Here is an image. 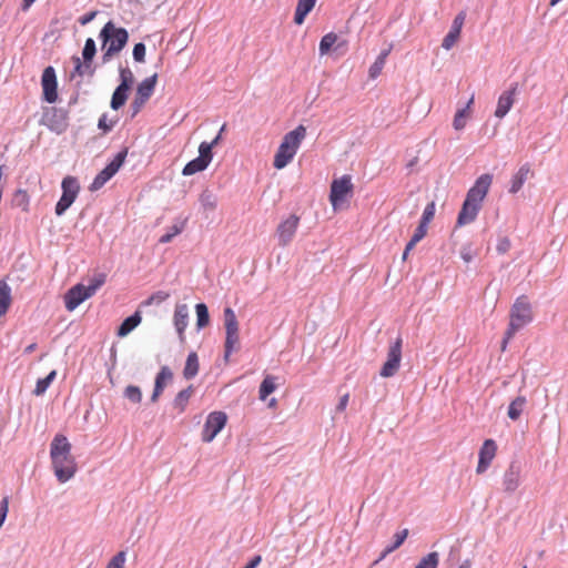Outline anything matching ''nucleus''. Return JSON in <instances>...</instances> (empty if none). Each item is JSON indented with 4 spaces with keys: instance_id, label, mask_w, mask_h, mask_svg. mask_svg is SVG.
<instances>
[{
    "instance_id": "f257e3e1",
    "label": "nucleus",
    "mask_w": 568,
    "mask_h": 568,
    "mask_svg": "<svg viewBox=\"0 0 568 568\" xmlns=\"http://www.w3.org/2000/svg\"><path fill=\"white\" fill-rule=\"evenodd\" d=\"M71 448L70 442L62 434H57L50 444L51 465L58 481L61 484L70 480L78 470Z\"/></svg>"
},
{
    "instance_id": "f03ea898",
    "label": "nucleus",
    "mask_w": 568,
    "mask_h": 568,
    "mask_svg": "<svg viewBox=\"0 0 568 568\" xmlns=\"http://www.w3.org/2000/svg\"><path fill=\"white\" fill-rule=\"evenodd\" d=\"M493 182V175L481 174L468 190L462 210L458 213L457 224L466 225L476 220L484 199L486 197Z\"/></svg>"
},
{
    "instance_id": "7ed1b4c3",
    "label": "nucleus",
    "mask_w": 568,
    "mask_h": 568,
    "mask_svg": "<svg viewBox=\"0 0 568 568\" xmlns=\"http://www.w3.org/2000/svg\"><path fill=\"white\" fill-rule=\"evenodd\" d=\"M99 38L102 41V62L108 63L125 47L129 33L124 28H116L112 21H109L101 29Z\"/></svg>"
},
{
    "instance_id": "20e7f679",
    "label": "nucleus",
    "mask_w": 568,
    "mask_h": 568,
    "mask_svg": "<svg viewBox=\"0 0 568 568\" xmlns=\"http://www.w3.org/2000/svg\"><path fill=\"white\" fill-rule=\"evenodd\" d=\"M532 321L530 303L525 296L518 297L510 310V321L501 341V351H505L515 334Z\"/></svg>"
},
{
    "instance_id": "39448f33",
    "label": "nucleus",
    "mask_w": 568,
    "mask_h": 568,
    "mask_svg": "<svg viewBox=\"0 0 568 568\" xmlns=\"http://www.w3.org/2000/svg\"><path fill=\"white\" fill-rule=\"evenodd\" d=\"M305 135L306 129L302 124L284 135L274 156L275 169H284L293 160Z\"/></svg>"
},
{
    "instance_id": "423d86ee",
    "label": "nucleus",
    "mask_w": 568,
    "mask_h": 568,
    "mask_svg": "<svg viewBox=\"0 0 568 568\" xmlns=\"http://www.w3.org/2000/svg\"><path fill=\"white\" fill-rule=\"evenodd\" d=\"M62 195L55 205V214L61 216L65 211L73 204L79 192L80 184L75 176L68 175L62 180L61 183Z\"/></svg>"
},
{
    "instance_id": "0eeeda50",
    "label": "nucleus",
    "mask_w": 568,
    "mask_h": 568,
    "mask_svg": "<svg viewBox=\"0 0 568 568\" xmlns=\"http://www.w3.org/2000/svg\"><path fill=\"white\" fill-rule=\"evenodd\" d=\"M126 155V149H123L122 151L118 152L113 160L109 164H106V166L101 172H99L97 176L93 179L89 187L90 191L93 192L100 190L110 179H112L120 170V168L123 165Z\"/></svg>"
},
{
    "instance_id": "6e6552de",
    "label": "nucleus",
    "mask_w": 568,
    "mask_h": 568,
    "mask_svg": "<svg viewBox=\"0 0 568 568\" xmlns=\"http://www.w3.org/2000/svg\"><path fill=\"white\" fill-rule=\"evenodd\" d=\"M353 183L349 175H343L336 179L331 184L329 201L334 210H337L343 204L347 196L352 195Z\"/></svg>"
},
{
    "instance_id": "1a4fd4ad",
    "label": "nucleus",
    "mask_w": 568,
    "mask_h": 568,
    "mask_svg": "<svg viewBox=\"0 0 568 568\" xmlns=\"http://www.w3.org/2000/svg\"><path fill=\"white\" fill-rule=\"evenodd\" d=\"M42 124L50 131L62 134L69 126L68 113L62 109L51 108L43 113Z\"/></svg>"
},
{
    "instance_id": "9d476101",
    "label": "nucleus",
    "mask_w": 568,
    "mask_h": 568,
    "mask_svg": "<svg viewBox=\"0 0 568 568\" xmlns=\"http://www.w3.org/2000/svg\"><path fill=\"white\" fill-rule=\"evenodd\" d=\"M227 416L223 412L210 413L202 430V440L204 443H211L224 428Z\"/></svg>"
},
{
    "instance_id": "9b49d317",
    "label": "nucleus",
    "mask_w": 568,
    "mask_h": 568,
    "mask_svg": "<svg viewBox=\"0 0 568 568\" xmlns=\"http://www.w3.org/2000/svg\"><path fill=\"white\" fill-rule=\"evenodd\" d=\"M402 338L397 337L395 342L389 346L387 361L384 363L381 369V376L392 377L397 373L402 361Z\"/></svg>"
},
{
    "instance_id": "f8f14e48",
    "label": "nucleus",
    "mask_w": 568,
    "mask_h": 568,
    "mask_svg": "<svg viewBox=\"0 0 568 568\" xmlns=\"http://www.w3.org/2000/svg\"><path fill=\"white\" fill-rule=\"evenodd\" d=\"M298 224L300 217L295 214H291L286 220L278 224L276 229V236L280 246L284 247L292 242L297 231Z\"/></svg>"
},
{
    "instance_id": "ddd939ff",
    "label": "nucleus",
    "mask_w": 568,
    "mask_h": 568,
    "mask_svg": "<svg viewBox=\"0 0 568 568\" xmlns=\"http://www.w3.org/2000/svg\"><path fill=\"white\" fill-rule=\"evenodd\" d=\"M41 85L43 91V99L48 103H54L58 99V82L53 67L49 65L43 70Z\"/></svg>"
},
{
    "instance_id": "4468645a",
    "label": "nucleus",
    "mask_w": 568,
    "mask_h": 568,
    "mask_svg": "<svg viewBox=\"0 0 568 568\" xmlns=\"http://www.w3.org/2000/svg\"><path fill=\"white\" fill-rule=\"evenodd\" d=\"M521 483V466L514 460L505 470L501 479L503 490L506 494H513L517 490Z\"/></svg>"
},
{
    "instance_id": "2eb2a0df",
    "label": "nucleus",
    "mask_w": 568,
    "mask_h": 568,
    "mask_svg": "<svg viewBox=\"0 0 568 568\" xmlns=\"http://www.w3.org/2000/svg\"><path fill=\"white\" fill-rule=\"evenodd\" d=\"M497 445L493 439H486L480 449H479V458L478 465L476 467V473L478 475L484 474L488 467L490 466L493 459L496 456Z\"/></svg>"
},
{
    "instance_id": "dca6fc26",
    "label": "nucleus",
    "mask_w": 568,
    "mask_h": 568,
    "mask_svg": "<svg viewBox=\"0 0 568 568\" xmlns=\"http://www.w3.org/2000/svg\"><path fill=\"white\" fill-rule=\"evenodd\" d=\"M517 91H518V83H513L508 90L504 91L499 95L498 102H497V108L495 110L496 118L503 119L509 112V110L511 109V106L515 102V97L517 94Z\"/></svg>"
},
{
    "instance_id": "f3484780",
    "label": "nucleus",
    "mask_w": 568,
    "mask_h": 568,
    "mask_svg": "<svg viewBox=\"0 0 568 568\" xmlns=\"http://www.w3.org/2000/svg\"><path fill=\"white\" fill-rule=\"evenodd\" d=\"M465 19H466V12L460 11L453 20L450 30L445 36V38L443 39V42H442V47L445 50H450L455 45L457 40L459 39Z\"/></svg>"
},
{
    "instance_id": "a211bd4d",
    "label": "nucleus",
    "mask_w": 568,
    "mask_h": 568,
    "mask_svg": "<svg viewBox=\"0 0 568 568\" xmlns=\"http://www.w3.org/2000/svg\"><path fill=\"white\" fill-rule=\"evenodd\" d=\"M173 379V373L169 366H162L160 372L155 376L154 388L151 395V402H158L159 397L163 393L168 383Z\"/></svg>"
},
{
    "instance_id": "6ab92c4d",
    "label": "nucleus",
    "mask_w": 568,
    "mask_h": 568,
    "mask_svg": "<svg viewBox=\"0 0 568 568\" xmlns=\"http://www.w3.org/2000/svg\"><path fill=\"white\" fill-rule=\"evenodd\" d=\"M173 323L180 339L183 341L184 332L189 325V307L186 304L175 305Z\"/></svg>"
},
{
    "instance_id": "aec40b11",
    "label": "nucleus",
    "mask_w": 568,
    "mask_h": 568,
    "mask_svg": "<svg viewBox=\"0 0 568 568\" xmlns=\"http://www.w3.org/2000/svg\"><path fill=\"white\" fill-rule=\"evenodd\" d=\"M81 291L82 284H77L65 293L64 304L69 312L74 311L82 302L85 301V294Z\"/></svg>"
},
{
    "instance_id": "412c9836",
    "label": "nucleus",
    "mask_w": 568,
    "mask_h": 568,
    "mask_svg": "<svg viewBox=\"0 0 568 568\" xmlns=\"http://www.w3.org/2000/svg\"><path fill=\"white\" fill-rule=\"evenodd\" d=\"M158 80V74H153L149 78H145L141 83H139L135 92V97L143 99L148 102L151 95L154 92L155 84Z\"/></svg>"
},
{
    "instance_id": "4be33fe9",
    "label": "nucleus",
    "mask_w": 568,
    "mask_h": 568,
    "mask_svg": "<svg viewBox=\"0 0 568 568\" xmlns=\"http://www.w3.org/2000/svg\"><path fill=\"white\" fill-rule=\"evenodd\" d=\"M530 172V165L525 163L519 168V170L513 175L510 181L509 192L511 194H516L525 184L528 179V174Z\"/></svg>"
},
{
    "instance_id": "5701e85b",
    "label": "nucleus",
    "mask_w": 568,
    "mask_h": 568,
    "mask_svg": "<svg viewBox=\"0 0 568 568\" xmlns=\"http://www.w3.org/2000/svg\"><path fill=\"white\" fill-rule=\"evenodd\" d=\"M141 313L136 311L131 316L126 317L121 325L118 327L116 335L119 337H124L129 335L140 323H141Z\"/></svg>"
},
{
    "instance_id": "b1692460",
    "label": "nucleus",
    "mask_w": 568,
    "mask_h": 568,
    "mask_svg": "<svg viewBox=\"0 0 568 568\" xmlns=\"http://www.w3.org/2000/svg\"><path fill=\"white\" fill-rule=\"evenodd\" d=\"M316 0H298L294 14V22L296 24H302L306 18V16L313 10L315 7Z\"/></svg>"
},
{
    "instance_id": "393cba45",
    "label": "nucleus",
    "mask_w": 568,
    "mask_h": 568,
    "mask_svg": "<svg viewBox=\"0 0 568 568\" xmlns=\"http://www.w3.org/2000/svg\"><path fill=\"white\" fill-rule=\"evenodd\" d=\"M129 91V87H126L125 84H119L112 94L110 106L113 110H119L120 108H122L128 100Z\"/></svg>"
},
{
    "instance_id": "a878e982",
    "label": "nucleus",
    "mask_w": 568,
    "mask_h": 568,
    "mask_svg": "<svg viewBox=\"0 0 568 568\" xmlns=\"http://www.w3.org/2000/svg\"><path fill=\"white\" fill-rule=\"evenodd\" d=\"M199 202L205 213H212L217 207L216 194L207 189L200 194Z\"/></svg>"
},
{
    "instance_id": "bb28decb",
    "label": "nucleus",
    "mask_w": 568,
    "mask_h": 568,
    "mask_svg": "<svg viewBox=\"0 0 568 568\" xmlns=\"http://www.w3.org/2000/svg\"><path fill=\"white\" fill-rule=\"evenodd\" d=\"M527 404V398L525 396H517L513 399L508 406L507 416L511 420L519 419L525 406Z\"/></svg>"
},
{
    "instance_id": "cd10ccee",
    "label": "nucleus",
    "mask_w": 568,
    "mask_h": 568,
    "mask_svg": "<svg viewBox=\"0 0 568 568\" xmlns=\"http://www.w3.org/2000/svg\"><path fill=\"white\" fill-rule=\"evenodd\" d=\"M11 302V287L7 282L0 281V317L8 312Z\"/></svg>"
},
{
    "instance_id": "c85d7f7f",
    "label": "nucleus",
    "mask_w": 568,
    "mask_h": 568,
    "mask_svg": "<svg viewBox=\"0 0 568 568\" xmlns=\"http://www.w3.org/2000/svg\"><path fill=\"white\" fill-rule=\"evenodd\" d=\"M277 377L273 375H266L262 381L258 389V397L261 400H265L277 387Z\"/></svg>"
},
{
    "instance_id": "c756f323",
    "label": "nucleus",
    "mask_w": 568,
    "mask_h": 568,
    "mask_svg": "<svg viewBox=\"0 0 568 568\" xmlns=\"http://www.w3.org/2000/svg\"><path fill=\"white\" fill-rule=\"evenodd\" d=\"M197 373H199V358H197L196 353L191 352L186 357L185 366L183 369V376L186 379H191V378L195 377Z\"/></svg>"
},
{
    "instance_id": "7c9ffc66",
    "label": "nucleus",
    "mask_w": 568,
    "mask_h": 568,
    "mask_svg": "<svg viewBox=\"0 0 568 568\" xmlns=\"http://www.w3.org/2000/svg\"><path fill=\"white\" fill-rule=\"evenodd\" d=\"M193 386L190 385L189 387L182 389L181 392H179L175 396V398L173 399V406L174 408H176L180 413L184 412L185 410V407L193 394Z\"/></svg>"
},
{
    "instance_id": "2f4dec72",
    "label": "nucleus",
    "mask_w": 568,
    "mask_h": 568,
    "mask_svg": "<svg viewBox=\"0 0 568 568\" xmlns=\"http://www.w3.org/2000/svg\"><path fill=\"white\" fill-rule=\"evenodd\" d=\"M408 536V529H403L400 531H397L395 535H394V541L392 545L387 546L384 551L381 554L379 558L376 560L379 561V560H383L388 554L393 552L394 550H396L397 548H399L403 542L405 541V539L407 538Z\"/></svg>"
},
{
    "instance_id": "473e14b6",
    "label": "nucleus",
    "mask_w": 568,
    "mask_h": 568,
    "mask_svg": "<svg viewBox=\"0 0 568 568\" xmlns=\"http://www.w3.org/2000/svg\"><path fill=\"white\" fill-rule=\"evenodd\" d=\"M474 103V95L469 99L466 106L458 110L454 116L453 126L455 130L459 131L463 130L466 125V121L468 118V110L470 109V105Z\"/></svg>"
},
{
    "instance_id": "72a5a7b5",
    "label": "nucleus",
    "mask_w": 568,
    "mask_h": 568,
    "mask_svg": "<svg viewBox=\"0 0 568 568\" xmlns=\"http://www.w3.org/2000/svg\"><path fill=\"white\" fill-rule=\"evenodd\" d=\"M388 54H389V50H383L378 54V57L376 58V60L374 61V63L371 65V68L368 70V75L371 79L374 80L382 73V70L385 67L386 59H387Z\"/></svg>"
},
{
    "instance_id": "f704fd0d",
    "label": "nucleus",
    "mask_w": 568,
    "mask_h": 568,
    "mask_svg": "<svg viewBox=\"0 0 568 568\" xmlns=\"http://www.w3.org/2000/svg\"><path fill=\"white\" fill-rule=\"evenodd\" d=\"M225 334L239 333V322L235 312L231 307H225L223 312Z\"/></svg>"
},
{
    "instance_id": "c9c22d12",
    "label": "nucleus",
    "mask_w": 568,
    "mask_h": 568,
    "mask_svg": "<svg viewBox=\"0 0 568 568\" xmlns=\"http://www.w3.org/2000/svg\"><path fill=\"white\" fill-rule=\"evenodd\" d=\"M72 60L74 63V70L72 72V77L73 75L83 77L84 74H89L90 77H92L94 74L95 69L92 68V65H91L92 62H85L84 60L82 62L79 57H73Z\"/></svg>"
},
{
    "instance_id": "e433bc0d",
    "label": "nucleus",
    "mask_w": 568,
    "mask_h": 568,
    "mask_svg": "<svg viewBox=\"0 0 568 568\" xmlns=\"http://www.w3.org/2000/svg\"><path fill=\"white\" fill-rule=\"evenodd\" d=\"M207 166L209 164L197 156L185 164L182 174L185 176L193 175L204 171Z\"/></svg>"
},
{
    "instance_id": "4c0bfd02",
    "label": "nucleus",
    "mask_w": 568,
    "mask_h": 568,
    "mask_svg": "<svg viewBox=\"0 0 568 568\" xmlns=\"http://www.w3.org/2000/svg\"><path fill=\"white\" fill-rule=\"evenodd\" d=\"M225 343H224V358L225 361L229 359L231 354L234 351L239 349L240 346V336L239 333H227L225 334Z\"/></svg>"
},
{
    "instance_id": "58836bf2",
    "label": "nucleus",
    "mask_w": 568,
    "mask_h": 568,
    "mask_svg": "<svg viewBox=\"0 0 568 568\" xmlns=\"http://www.w3.org/2000/svg\"><path fill=\"white\" fill-rule=\"evenodd\" d=\"M185 223H186V221H179V222L174 223L172 226H170L168 229L166 233H164L159 239V243H161V244L170 243L176 235L182 233V231L185 227Z\"/></svg>"
},
{
    "instance_id": "ea45409f",
    "label": "nucleus",
    "mask_w": 568,
    "mask_h": 568,
    "mask_svg": "<svg viewBox=\"0 0 568 568\" xmlns=\"http://www.w3.org/2000/svg\"><path fill=\"white\" fill-rule=\"evenodd\" d=\"M57 376L55 371H51L44 378H39L37 381L36 387L33 389V395L41 396L43 395L47 389L50 387L51 383L54 381Z\"/></svg>"
},
{
    "instance_id": "a19ab883",
    "label": "nucleus",
    "mask_w": 568,
    "mask_h": 568,
    "mask_svg": "<svg viewBox=\"0 0 568 568\" xmlns=\"http://www.w3.org/2000/svg\"><path fill=\"white\" fill-rule=\"evenodd\" d=\"M195 312H196V327L197 329H202L203 327L207 326L210 323V315L207 306L204 303H199L195 305Z\"/></svg>"
},
{
    "instance_id": "79ce46f5",
    "label": "nucleus",
    "mask_w": 568,
    "mask_h": 568,
    "mask_svg": "<svg viewBox=\"0 0 568 568\" xmlns=\"http://www.w3.org/2000/svg\"><path fill=\"white\" fill-rule=\"evenodd\" d=\"M337 42V36L334 32L326 33L320 41V54L324 55L329 52L333 45Z\"/></svg>"
},
{
    "instance_id": "37998d69",
    "label": "nucleus",
    "mask_w": 568,
    "mask_h": 568,
    "mask_svg": "<svg viewBox=\"0 0 568 568\" xmlns=\"http://www.w3.org/2000/svg\"><path fill=\"white\" fill-rule=\"evenodd\" d=\"M439 564V555L436 551L429 552L423 557L415 568H437Z\"/></svg>"
},
{
    "instance_id": "c03bdc74",
    "label": "nucleus",
    "mask_w": 568,
    "mask_h": 568,
    "mask_svg": "<svg viewBox=\"0 0 568 568\" xmlns=\"http://www.w3.org/2000/svg\"><path fill=\"white\" fill-rule=\"evenodd\" d=\"M170 297V294L164 291H158L149 296L141 303V306L160 305Z\"/></svg>"
},
{
    "instance_id": "a18cd8bd",
    "label": "nucleus",
    "mask_w": 568,
    "mask_h": 568,
    "mask_svg": "<svg viewBox=\"0 0 568 568\" xmlns=\"http://www.w3.org/2000/svg\"><path fill=\"white\" fill-rule=\"evenodd\" d=\"M97 53L95 41L92 38H88L82 50V58L85 62H92Z\"/></svg>"
},
{
    "instance_id": "49530a36",
    "label": "nucleus",
    "mask_w": 568,
    "mask_h": 568,
    "mask_svg": "<svg viewBox=\"0 0 568 568\" xmlns=\"http://www.w3.org/2000/svg\"><path fill=\"white\" fill-rule=\"evenodd\" d=\"M124 397L134 404H139L142 400V393L140 387L135 385H129L124 389Z\"/></svg>"
},
{
    "instance_id": "de8ad7c7",
    "label": "nucleus",
    "mask_w": 568,
    "mask_h": 568,
    "mask_svg": "<svg viewBox=\"0 0 568 568\" xmlns=\"http://www.w3.org/2000/svg\"><path fill=\"white\" fill-rule=\"evenodd\" d=\"M213 144H210L209 142H202L199 145V158L202 159L205 163L210 164L213 159Z\"/></svg>"
},
{
    "instance_id": "09e8293b",
    "label": "nucleus",
    "mask_w": 568,
    "mask_h": 568,
    "mask_svg": "<svg viewBox=\"0 0 568 568\" xmlns=\"http://www.w3.org/2000/svg\"><path fill=\"white\" fill-rule=\"evenodd\" d=\"M13 202L17 206L21 207L23 211H28L30 197L24 190H18L14 193Z\"/></svg>"
},
{
    "instance_id": "8fccbe9b",
    "label": "nucleus",
    "mask_w": 568,
    "mask_h": 568,
    "mask_svg": "<svg viewBox=\"0 0 568 568\" xmlns=\"http://www.w3.org/2000/svg\"><path fill=\"white\" fill-rule=\"evenodd\" d=\"M119 73H120V84H125L126 87H129L131 89L133 81H134L132 71L129 68L121 67L119 70Z\"/></svg>"
},
{
    "instance_id": "3c124183",
    "label": "nucleus",
    "mask_w": 568,
    "mask_h": 568,
    "mask_svg": "<svg viewBox=\"0 0 568 568\" xmlns=\"http://www.w3.org/2000/svg\"><path fill=\"white\" fill-rule=\"evenodd\" d=\"M125 558V551H119L115 556L112 557L105 568H124Z\"/></svg>"
},
{
    "instance_id": "603ef678",
    "label": "nucleus",
    "mask_w": 568,
    "mask_h": 568,
    "mask_svg": "<svg viewBox=\"0 0 568 568\" xmlns=\"http://www.w3.org/2000/svg\"><path fill=\"white\" fill-rule=\"evenodd\" d=\"M435 210H436L435 203L434 202L428 203L423 212L420 223L428 225V223L434 219Z\"/></svg>"
},
{
    "instance_id": "864d4df0",
    "label": "nucleus",
    "mask_w": 568,
    "mask_h": 568,
    "mask_svg": "<svg viewBox=\"0 0 568 568\" xmlns=\"http://www.w3.org/2000/svg\"><path fill=\"white\" fill-rule=\"evenodd\" d=\"M145 50L146 49H145L144 43H142V42L136 43L134 45L133 52H132L134 61L140 62V63L144 62V60H145Z\"/></svg>"
},
{
    "instance_id": "5fc2aeb1",
    "label": "nucleus",
    "mask_w": 568,
    "mask_h": 568,
    "mask_svg": "<svg viewBox=\"0 0 568 568\" xmlns=\"http://www.w3.org/2000/svg\"><path fill=\"white\" fill-rule=\"evenodd\" d=\"M510 246H511L510 240L507 236H503L498 240L496 250L499 254H505L509 251Z\"/></svg>"
},
{
    "instance_id": "6e6d98bb",
    "label": "nucleus",
    "mask_w": 568,
    "mask_h": 568,
    "mask_svg": "<svg viewBox=\"0 0 568 568\" xmlns=\"http://www.w3.org/2000/svg\"><path fill=\"white\" fill-rule=\"evenodd\" d=\"M114 124H115V121L108 122L106 114H102L99 119L98 128L103 130L104 132H109L113 129Z\"/></svg>"
},
{
    "instance_id": "4d7b16f0",
    "label": "nucleus",
    "mask_w": 568,
    "mask_h": 568,
    "mask_svg": "<svg viewBox=\"0 0 568 568\" xmlns=\"http://www.w3.org/2000/svg\"><path fill=\"white\" fill-rule=\"evenodd\" d=\"M426 233H427V225L419 222L418 226L415 229V232H414L412 239L416 242H419L425 237Z\"/></svg>"
},
{
    "instance_id": "13d9d810",
    "label": "nucleus",
    "mask_w": 568,
    "mask_h": 568,
    "mask_svg": "<svg viewBox=\"0 0 568 568\" xmlns=\"http://www.w3.org/2000/svg\"><path fill=\"white\" fill-rule=\"evenodd\" d=\"M105 278L106 275L104 273H99L90 280L89 284L94 286V288L98 291V288H100L105 283Z\"/></svg>"
},
{
    "instance_id": "bf43d9fd",
    "label": "nucleus",
    "mask_w": 568,
    "mask_h": 568,
    "mask_svg": "<svg viewBox=\"0 0 568 568\" xmlns=\"http://www.w3.org/2000/svg\"><path fill=\"white\" fill-rule=\"evenodd\" d=\"M145 103H146V101H144L143 99L134 97V99L131 103L132 116H135L141 111V109L143 108V105Z\"/></svg>"
},
{
    "instance_id": "052dcab7",
    "label": "nucleus",
    "mask_w": 568,
    "mask_h": 568,
    "mask_svg": "<svg viewBox=\"0 0 568 568\" xmlns=\"http://www.w3.org/2000/svg\"><path fill=\"white\" fill-rule=\"evenodd\" d=\"M460 257L466 263H469L473 260L474 255H473V251H471L470 246H463L462 247V250H460Z\"/></svg>"
},
{
    "instance_id": "680f3d73",
    "label": "nucleus",
    "mask_w": 568,
    "mask_h": 568,
    "mask_svg": "<svg viewBox=\"0 0 568 568\" xmlns=\"http://www.w3.org/2000/svg\"><path fill=\"white\" fill-rule=\"evenodd\" d=\"M97 16V11H90L79 18V22L82 26L90 23Z\"/></svg>"
},
{
    "instance_id": "e2e57ef3",
    "label": "nucleus",
    "mask_w": 568,
    "mask_h": 568,
    "mask_svg": "<svg viewBox=\"0 0 568 568\" xmlns=\"http://www.w3.org/2000/svg\"><path fill=\"white\" fill-rule=\"evenodd\" d=\"M348 398H349L348 394H345V395H343L339 398L338 404L336 405V410L337 412H344L345 410V408H346V406L348 404Z\"/></svg>"
},
{
    "instance_id": "0e129e2a",
    "label": "nucleus",
    "mask_w": 568,
    "mask_h": 568,
    "mask_svg": "<svg viewBox=\"0 0 568 568\" xmlns=\"http://www.w3.org/2000/svg\"><path fill=\"white\" fill-rule=\"evenodd\" d=\"M81 292L83 294H85V300H87V298L91 297L97 292V290L91 284H88L87 286L82 285Z\"/></svg>"
},
{
    "instance_id": "69168bd1",
    "label": "nucleus",
    "mask_w": 568,
    "mask_h": 568,
    "mask_svg": "<svg viewBox=\"0 0 568 568\" xmlns=\"http://www.w3.org/2000/svg\"><path fill=\"white\" fill-rule=\"evenodd\" d=\"M262 560L260 555L254 556L244 568H256Z\"/></svg>"
},
{
    "instance_id": "338daca9",
    "label": "nucleus",
    "mask_w": 568,
    "mask_h": 568,
    "mask_svg": "<svg viewBox=\"0 0 568 568\" xmlns=\"http://www.w3.org/2000/svg\"><path fill=\"white\" fill-rule=\"evenodd\" d=\"M225 128H226V124H223L221 126L220 132L217 133V135L211 142H209L210 144H213V148L219 144V142L221 141L222 133L224 132Z\"/></svg>"
},
{
    "instance_id": "774afa93",
    "label": "nucleus",
    "mask_w": 568,
    "mask_h": 568,
    "mask_svg": "<svg viewBox=\"0 0 568 568\" xmlns=\"http://www.w3.org/2000/svg\"><path fill=\"white\" fill-rule=\"evenodd\" d=\"M418 242L414 241L413 239H410L408 241V243L406 244L405 246V253L406 254H409V252L415 247V245L417 244Z\"/></svg>"
}]
</instances>
